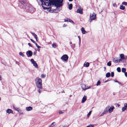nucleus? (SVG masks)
<instances>
[{"instance_id": "obj_1", "label": "nucleus", "mask_w": 127, "mask_h": 127, "mask_svg": "<svg viewBox=\"0 0 127 127\" xmlns=\"http://www.w3.org/2000/svg\"><path fill=\"white\" fill-rule=\"evenodd\" d=\"M19 4L21 8L25 9L26 10H29L31 13L33 12L34 10V8L32 7L30 4L26 3V0L22 1V5L20 3Z\"/></svg>"}, {"instance_id": "obj_2", "label": "nucleus", "mask_w": 127, "mask_h": 127, "mask_svg": "<svg viewBox=\"0 0 127 127\" xmlns=\"http://www.w3.org/2000/svg\"><path fill=\"white\" fill-rule=\"evenodd\" d=\"M63 0H51V2L53 5L55 6L60 7L63 5Z\"/></svg>"}, {"instance_id": "obj_3", "label": "nucleus", "mask_w": 127, "mask_h": 127, "mask_svg": "<svg viewBox=\"0 0 127 127\" xmlns=\"http://www.w3.org/2000/svg\"><path fill=\"white\" fill-rule=\"evenodd\" d=\"M35 82L37 87L38 88H42L41 85L42 84L41 79L39 78H37L35 79Z\"/></svg>"}, {"instance_id": "obj_4", "label": "nucleus", "mask_w": 127, "mask_h": 127, "mask_svg": "<svg viewBox=\"0 0 127 127\" xmlns=\"http://www.w3.org/2000/svg\"><path fill=\"white\" fill-rule=\"evenodd\" d=\"M42 4L47 6H49L51 5L50 0H40Z\"/></svg>"}, {"instance_id": "obj_5", "label": "nucleus", "mask_w": 127, "mask_h": 127, "mask_svg": "<svg viewBox=\"0 0 127 127\" xmlns=\"http://www.w3.org/2000/svg\"><path fill=\"white\" fill-rule=\"evenodd\" d=\"M120 59H119V62L125 61L127 59V56H124V54H120Z\"/></svg>"}, {"instance_id": "obj_6", "label": "nucleus", "mask_w": 127, "mask_h": 127, "mask_svg": "<svg viewBox=\"0 0 127 127\" xmlns=\"http://www.w3.org/2000/svg\"><path fill=\"white\" fill-rule=\"evenodd\" d=\"M96 17V15L94 13H93V14H90V17L89 19V21L90 23L92 20L95 19Z\"/></svg>"}, {"instance_id": "obj_7", "label": "nucleus", "mask_w": 127, "mask_h": 127, "mask_svg": "<svg viewBox=\"0 0 127 127\" xmlns=\"http://www.w3.org/2000/svg\"><path fill=\"white\" fill-rule=\"evenodd\" d=\"M68 58V57L67 55H64L61 58V59L64 61L67 60Z\"/></svg>"}, {"instance_id": "obj_8", "label": "nucleus", "mask_w": 127, "mask_h": 127, "mask_svg": "<svg viewBox=\"0 0 127 127\" xmlns=\"http://www.w3.org/2000/svg\"><path fill=\"white\" fill-rule=\"evenodd\" d=\"M31 61L32 63L33 64V65L36 68H38V65L37 64L36 62L34 61V60L33 59H32L31 60Z\"/></svg>"}, {"instance_id": "obj_9", "label": "nucleus", "mask_w": 127, "mask_h": 127, "mask_svg": "<svg viewBox=\"0 0 127 127\" xmlns=\"http://www.w3.org/2000/svg\"><path fill=\"white\" fill-rule=\"evenodd\" d=\"M82 88L84 90L90 88V86L86 87V85L85 84H82L81 85Z\"/></svg>"}, {"instance_id": "obj_10", "label": "nucleus", "mask_w": 127, "mask_h": 127, "mask_svg": "<svg viewBox=\"0 0 127 127\" xmlns=\"http://www.w3.org/2000/svg\"><path fill=\"white\" fill-rule=\"evenodd\" d=\"M26 54L28 57H30L32 56V52L31 51H29L26 52Z\"/></svg>"}, {"instance_id": "obj_11", "label": "nucleus", "mask_w": 127, "mask_h": 127, "mask_svg": "<svg viewBox=\"0 0 127 127\" xmlns=\"http://www.w3.org/2000/svg\"><path fill=\"white\" fill-rule=\"evenodd\" d=\"M83 9L81 8H79L77 11V13H80V14H82L83 13L82 11Z\"/></svg>"}, {"instance_id": "obj_12", "label": "nucleus", "mask_w": 127, "mask_h": 127, "mask_svg": "<svg viewBox=\"0 0 127 127\" xmlns=\"http://www.w3.org/2000/svg\"><path fill=\"white\" fill-rule=\"evenodd\" d=\"M114 108V106H113L110 107H109L108 110L109 113H111L113 111Z\"/></svg>"}, {"instance_id": "obj_13", "label": "nucleus", "mask_w": 127, "mask_h": 127, "mask_svg": "<svg viewBox=\"0 0 127 127\" xmlns=\"http://www.w3.org/2000/svg\"><path fill=\"white\" fill-rule=\"evenodd\" d=\"M86 96L85 95H84L83 97L82 100V103H84L86 100Z\"/></svg>"}, {"instance_id": "obj_14", "label": "nucleus", "mask_w": 127, "mask_h": 127, "mask_svg": "<svg viewBox=\"0 0 127 127\" xmlns=\"http://www.w3.org/2000/svg\"><path fill=\"white\" fill-rule=\"evenodd\" d=\"M109 106H107L104 109L103 112L104 114H105L108 111V109L109 108Z\"/></svg>"}, {"instance_id": "obj_15", "label": "nucleus", "mask_w": 127, "mask_h": 127, "mask_svg": "<svg viewBox=\"0 0 127 127\" xmlns=\"http://www.w3.org/2000/svg\"><path fill=\"white\" fill-rule=\"evenodd\" d=\"M32 107L29 106L26 108V110L28 111L32 110Z\"/></svg>"}, {"instance_id": "obj_16", "label": "nucleus", "mask_w": 127, "mask_h": 127, "mask_svg": "<svg viewBox=\"0 0 127 127\" xmlns=\"http://www.w3.org/2000/svg\"><path fill=\"white\" fill-rule=\"evenodd\" d=\"M81 30L82 33L83 34H85L86 33H87V32L85 30L84 28L83 27L82 28Z\"/></svg>"}, {"instance_id": "obj_17", "label": "nucleus", "mask_w": 127, "mask_h": 127, "mask_svg": "<svg viewBox=\"0 0 127 127\" xmlns=\"http://www.w3.org/2000/svg\"><path fill=\"white\" fill-rule=\"evenodd\" d=\"M7 113H8V114L10 113H12L13 112V111L10 109H8L6 111Z\"/></svg>"}, {"instance_id": "obj_18", "label": "nucleus", "mask_w": 127, "mask_h": 127, "mask_svg": "<svg viewBox=\"0 0 127 127\" xmlns=\"http://www.w3.org/2000/svg\"><path fill=\"white\" fill-rule=\"evenodd\" d=\"M89 65V63L88 62H85L84 64V66L86 67H88Z\"/></svg>"}, {"instance_id": "obj_19", "label": "nucleus", "mask_w": 127, "mask_h": 127, "mask_svg": "<svg viewBox=\"0 0 127 127\" xmlns=\"http://www.w3.org/2000/svg\"><path fill=\"white\" fill-rule=\"evenodd\" d=\"M52 47L54 48H55L58 46L57 45L56 43H53L52 44Z\"/></svg>"}, {"instance_id": "obj_20", "label": "nucleus", "mask_w": 127, "mask_h": 127, "mask_svg": "<svg viewBox=\"0 0 127 127\" xmlns=\"http://www.w3.org/2000/svg\"><path fill=\"white\" fill-rule=\"evenodd\" d=\"M13 109H15V110L19 111V109L17 107H15V106L14 105H13Z\"/></svg>"}, {"instance_id": "obj_21", "label": "nucleus", "mask_w": 127, "mask_h": 127, "mask_svg": "<svg viewBox=\"0 0 127 127\" xmlns=\"http://www.w3.org/2000/svg\"><path fill=\"white\" fill-rule=\"evenodd\" d=\"M125 7L123 5H121L120 7V8L122 10H124L125 9Z\"/></svg>"}, {"instance_id": "obj_22", "label": "nucleus", "mask_w": 127, "mask_h": 127, "mask_svg": "<svg viewBox=\"0 0 127 127\" xmlns=\"http://www.w3.org/2000/svg\"><path fill=\"white\" fill-rule=\"evenodd\" d=\"M113 61L115 63H119L120 62H119V59L118 60H117L114 59L113 60Z\"/></svg>"}, {"instance_id": "obj_23", "label": "nucleus", "mask_w": 127, "mask_h": 127, "mask_svg": "<svg viewBox=\"0 0 127 127\" xmlns=\"http://www.w3.org/2000/svg\"><path fill=\"white\" fill-rule=\"evenodd\" d=\"M72 4H70L68 5V8L69 10H71L72 8Z\"/></svg>"}, {"instance_id": "obj_24", "label": "nucleus", "mask_w": 127, "mask_h": 127, "mask_svg": "<svg viewBox=\"0 0 127 127\" xmlns=\"http://www.w3.org/2000/svg\"><path fill=\"white\" fill-rule=\"evenodd\" d=\"M110 76V74L109 72L107 73L106 75V77H109Z\"/></svg>"}, {"instance_id": "obj_25", "label": "nucleus", "mask_w": 127, "mask_h": 127, "mask_svg": "<svg viewBox=\"0 0 127 127\" xmlns=\"http://www.w3.org/2000/svg\"><path fill=\"white\" fill-rule=\"evenodd\" d=\"M69 125H64V126L62 125H60L59 127H68Z\"/></svg>"}, {"instance_id": "obj_26", "label": "nucleus", "mask_w": 127, "mask_h": 127, "mask_svg": "<svg viewBox=\"0 0 127 127\" xmlns=\"http://www.w3.org/2000/svg\"><path fill=\"white\" fill-rule=\"evenodd\" d=\"M71 47L73 49H74L75 46V45L74 44H72L70 45Z\"/></svg>"}, {"instance_id": "obj_27", "label": "nucleus", "mask_w": 127, "mask_h": 127, "mask_svg": "<svg viewBox=\"0 0 127 127\" xmlns=\"http://www.w3.org/2000/svg\"><path fill=\"white\" fill-rule=\"evenodd\" d=\"M126 69L124 68H122V72H125V73L126 72Z\"/></svg>"}, {"instance_id": "obj_28", "label": "nucleus", "mask_w": 127, "mask_h": 127, "mask_svg": "<svg viewBox=\"0 0 127 127\" xmlns=\"http://www.w3.org/2000/svg\"><path fill=\"white\" fill-rule=\"evenodd\" d=\"M111 61H109L107 63V65L108 66H110L111 65Z\"/></svg>"}, {"instance_id": "obj_29", "label": "nucleus", "mask_w": 127, "mask_h": 127, "mask_svg": "<svg viewBox=\"0 0 127 127\" xmlns=\"http://www.w3.org/2000/svg\"><path fill=\"white\" fill-rule=\"evenodd\" d=\"M19 55L23 57H24V55L21 52H20L19 53Z\"/></svg>"}, {"instance_id": "obj_30", "label": "nucleus", "mask_w": 127, "mask_h": 127, "mask_svg": "<svg viewBox=\"0 0 127 127\" xmlns=\"http://www.w3.org/2000/svg\"><path fill=\"white\" fill-rule=\"evenodd\" d=\"M46 76V74H42L41 75V77L42 78H44Z\"/></svg>"}, {"instance_id": "obj_31", "label": "nucleus", "mask_w": 127, "mask_h": 127, "mask_svg": "<svg viewBox=\"0 0 127 127\" xmlns=\"http://www.w3.org/2000/svg\"><path fill=\"white\" fill-rule=\"evenodd\" d=\"M100 83H101V82L100 81H98L97 82V84L96 85V86H98V85H100Z\"/></svg>"}, {"instance_id": "obj_32", "label": "nucleus", "mask_w": 127, "mask_h": 127, "mask_svg": "<svg viewBox=\"0 0 127 127\" xmlns=\"http://www.w3.org/2000/svg\"><path fill=\"white\" fill-rule=\"evenodd\" d=\"M117 70L118 72H120L121 71L120 68L119 67H118L117 68Z\"/></svg>"}, {"instance_id": "obj_33", "label": "nucleus", "mask_w": 127, "mask_h": 127, "mask_svg": "<svg viewBox=\"0 0 127 127\" xmlns=\"http://www.w3.org/2000/svg\"><path fill=\"white\" fill-rule=\"evenodd\" d=\"M54 123V122H53L52 123L51 125H50L48 127H53L54 126V125H53Z\"/></svg>"}, {"instance_id": "obj_34", "label": "nucleus", "mask_w": 127, "mask_h": 127, "mask_svg": "<svg viewBox=\"0 0 127 127\" xmlns=\"http://www.w3.org/2000/svg\"><path fill=\"white\" fill-rule=\"evenodd\" d=\"M122 4L123 5L126 6L127 5V3L126 2L124 1L122 3Z\"/></svg>"}, {"instance_id": "obj_35", "label": "nucleus", "mask_w": 127, "mask_h": 127, "mask_svg": "<svg viewBox=\"0 0 127 127\" xmlns=\"http://www.w3.org/2000/svg\"><path fill=\"white\" fill-rule=\"evenodd\" d=\"M44 5H42V7H43V9H48V8H49V7H44Z\"/></svg>"}, {"instance_id": "obj_36", "label": "nucleus", "mask_w": 127, "mask_h": 127, "mask_svg": "<svg viewBox=\"0 0 127 127\" xmlns=\"http://www.w3.org/2000/svg\"><path fill=\"white\" fill-rule=\"evenodd\" d=\"M92 112V111H90L89 113H88V114L87 115V117H89V116L90 115V114H91V113Z\"/></svg>"}, {"instance_id": "obj_37", "label": "nucleus", "mask_w": 127, "mask_h": 127, "mask_svg": "<svg viewBox=\"0 0 127 127\" xmlns=\"http://www.w3.org/2000/svg\"><path fill=\"white\" fill-rule=\"evenodd\" d=\"M127 109V108L125 107H123L122 108V110L123 111H124Z\"/></svg>"}, {"instance_id": "obj_38", "label": "nucleus", "mask_w": 127, "mask_h": 127, "mask_svg": "<svg viewBox=\"0 0 127 127\" xmlns=\"http://www.w3.org/2000/svg\"><path fill=\"white\" fill-rule=\"evenodd\" d=\"M124 107H125L127 108V103H125L124 104Z\"/></svg>"}, {"instance_id": "obj_39", "label": "nucleus", "mask_w": 127, "mask_h": 127, "mask_svg": "<svg viewBox=\"0 0 127 127\" xmlns=\"http://www.w3.org/2000/svg\"><path fill=\"white\" fill-rule=\"evenodd\" d=\"M25 0H19L20 3L22 5V1H23V0L25 1Z\"/></svg>"}, {"instance_id": "obj_40", "label": "nucleus", "mask_w": 127, "mask_h": 127, "mask_svg": "<svg viewBox=\"0 0 127 127\" xmlns=\"http://www.w3.org/2000/svg\"><path fill=\"white\" fill-rule=\"evenodd\" d=\"M94 126V125L90 124L88 126H87L86 127H93Z\"/></svg>"}, {"instance_id": "obj_41", "label": "nucleus", "mask_w": 127, "mask_h": 127, "mask_svg": "<svg viewBox=\"0 0 127 127\" xmlns=\"http://www.w3.org/2000/svg\"><path fill=\"white\" fill-rule=\"evenodd\" d=\"M33 36H34V38L36 39V41H37V35L36 34H34V35H33Z\"/></svg>"}, {"instance_id": "obj_42", "label": "nucleus", "mask_w": 127, "mask_h": 127, "mask_svg": "<svg viewBox=\"0 0 127 127\" xmlns=\"http://www.w3.org/2000/svg\"><path fill=\"white\" fill-rule=\"evenodd\" d=\"M114 73L113 72H111V76L113 77L114 76Z\"/></svg>"}, {"instance_id": "obj_43", "label": "nucleus", "mask_w": 127, "mask_h": 127, "mask_svg": "<svg viewBox=\"0 0 127 127\" xmlns=\"http://www.w3.org/2000/svg\"><path fill=\"white\" fill-rule=\"evenodd\" d=\"M68 21L69 22H70L71 23H73L74 22H73L72 20H70V19H68Z\"/></svg>"}, {"instance_id": "obj_44", "label": "nucleus", "mask_w": 127, "mask_h": 127, "mask_svg": "<svg viewBox=\"0 0 127 127\" xmlns=\"http://www.w3.org/2000/svg\"><path fill=\"white\" fill-rule=\"evenodd\" d=\"M30 40H31L32 42L33 43H35V41H34V40H33L32 39H30Z\"/></svg>"}, {"instance_id": "obj_45", "label": "nucleus", "mask_w": 127, "mask_h": 127, "mask_svg": "<svg viewBox=\"0 0 127 127\" xmlns=\"http://www.w3.org/2000/svg\"><path fill=\"white\" fill-rule=\"evenodd\" d=\"M78 37L79 38V44H80V42H81V39H80V38L79 36H78Z\"/></svg>"}, {"instance_id": "obj_46", "label": "nucleus", "mask_w": 127, "mask_h": 127, "mask_svg": "<svg viewBox=\"0 0 127 127\" xmlns=\"http://www.w3.org/2000/svg\"><path fill=\"white\" fill-rule=\"evenodd\" d=\"M28 45L32 47V46L31 45V44L29 43H28Z\"/></svg>"}, {"instance_id": "obj_47", "label": "nucleus", "mask_w": 127, "mask_h": 127, "mask_svg": "<svg viewBox=\"0 0 127 127\" xmlns=\"http://www.w3.org/2000/svg\"><path fill=\"white\" fill-rule=\"evenodd\" d=\"M103 112L102 113V114L100 115V116H103L105 114Z\"/></svg>"}, {"instance_id": "obj_48", "label": "nucleus", "mask_w": 127, "mask_h": 127, "mask_svg": "<svg viewBox=\"0 0 127 127\" xmlns=\"http://www.w3.org/2000/svg\"><path fill=\"white\" fill-rule=\"evenodd\" d=\"M63 113V112L62 111H60L59 112V113L60 114H62Z\"/></svg>"}, {"instance_id": "obj_49", "label": "nucleus", "mask_w": 127, "mask_h": 127, "mask_svg": "<svg viewBox=\"0 0 127 127\" xmlns=\"http://www.w3.org/2000/svg\"><path fill=\"white\" fill-rule=\"evenodd\" d=\"M125 76L127 77V73L125 72Z\"/></svg>"}, {"instance_id": "obj_50", "label": "nucleus", "mask_w": 127, "mask_h": 127, "mask_svg": "<svg viewBox=\"0 0 127 127\" xmlns=\"http://www.w3.org/2000/svg\"><path fill=\"white\" fill-rule=\"evenodd\" d=\"M114 81L115 82H117V83H119V82L118 81H117V80H114Z\"/></svg>"}, {"instance_id": "obj_51", "label": "nucleus", "mask_w": 127, "mask_h": 127, "mask_svg": "<svg viewBox=\"0 0 127 127\" xmlns=\"http://www.w3.org/2000/svg\"><path fill=\"white\" fill-rule=\"evenodd\" d=\"M38 92L39 93H40L41 92V90H40V89H39L38 90Z\"/></svg>"}, {"instance_id": "obj_52", "label": "nucleus", "mask_w": 127, "mask_h": 127, "mask_svg": "<svg viewBox=\"0 0 127 127\" xmlns=\"http://www.w3.org/2000/svg\"><path fill=\"white\" fill-rule=\"evenodd\" d=\"M66 26H67V25H65V24H64L63 25V27H65Z\"/></svg>"}, {"instance_id": "obj_53", "label": "nucleus", "mask_w": 127, "mask_h": 127, "mask_svg": "<svg viewBox=\"0 0 127 127\" xmlns=\"http://www.w3.org/2000/svg\"><path fill=\"white\" fill-rule=\"evenodd\" d=\"M64 21L65 22H68V19H67V20H65V21Z\"/></svg>"}, {"instance_id": "obj_54", "label": "nucleus", "mask_w": 127, "mask_h": 127, "mask_svg": "<svg viewBox=\"0 0 127 127\" xmlns=\"http://www.w3.org/2000/svg\"><path fill=\"white\" fill-rule=\"evenodd\" d=\"M36 52H33V55H36Z\"/></svg>"}, {"instance_id": "obj_55", "label": "nucleus", "mask_w": 127, "mask_h": 127, "mask_svg": "<svg viewBox=\"0 0 127 127\" xmlns=\"http://www.w3.org/2000/svg\"><path fill=\"white\" fill-rule=\"evenodd\" d=\"M36 47L38 48H41V47L39 46L38 45Z\"/></svg>"}, {"instance_id": "obj_56", "label": "nucleus", "mask_w": 127, "mask_h": 127, "mask_svg": "<svg viewBox=\"0 0 127 127\" xmlns=\"http://www.w3.org/2000/svg\"><path fill=\"white\" fill-rule=\"evenodd\" d=\"M72 42L71 41H70V42H69V44H70V45H71L72 44Z\"/></svg>"}, {"instance_id": "obj_57", "label": "nucleus", "mask_w": 127, "mask_h": 127, "mask_svg": "<svg viewBox=\"0 0 127 127\" xmlns=\"http://www.w3.org/2000/svg\"><path fill=\"white\" fill-rule=\"evenodd\" d=\"M31 33L33 36L34 34H35L34 33L31 32Z\"/></svg>"}, {"instance_id": "obj_58", "label": "nucleus", "mask_w": 127, "mask_h": 127, "mask_svg": "<svg viewBox=\"0 0 127 127\" xmlns=\"http://www.w3.org/2000/svg\"><path fill=\"white\" fill-rule=\"evenodd\" d=\"M35 44L36 46L37 47V46H38V45H37V44L35 42Z\"/></svg>"}, {"instance_id": "obj_59", "label": "nucleus", "mask_w": 127, "mask_h": 127, "mask_svg": "<svg viewBox=\"0 0 127 127\" xmlns=\"http://www.w3.org/2000/svg\"><path fill=\"white\" fill-rule=\"evenodd\" d=\"M1 76H0V80H1Z\"/></svg>"}, {"instance_id": "obj_60", "label": "nucleus", "mask_w": 127, "mask_h": 127, "mask_svg": "<svg viewBox=\"0 0 127 127\" xmlns=\"http://www.w3.org/2000/svg\"><path fill=\"white\" fill-rule=\"evenodd\" d=\"M73 0H69V1H72Z\"/></svg>"}, {"instance_id": "obj_61", "label": "nucleus", "mask_w": 127, "mask_h": 127, "mask_svg": "<svg viewBox=\"0 0 127 127\" xmlns=\"http://www.w3.org/2000/svg\"><path fill=\"white\" fill-rule=\"evenodd\" d=\"M104 69H106V67H104Z\"/></svg>"}, {"instance_id": "obj_62", "label": "nucleus", "mask_w": 127, "mask_h": 127, "mask_svg": "<svg viewBox=\"0 0 127 127\" xmlns=\"http://www.w3.org/2000/svg\"><path fill=\"white\" fill-rule=\"evenodd\" d=\"M39 51H40V49H38V52H39Z\"/></svg>"}, {"instance_id": "obj_63", "label": "nucleus", "mask_w": 127, "mask_h": 127, "mask_svg": "<svg viewBox=\"0 0 127 127\" xmlns=\"http://www.w3.org/2000/svg\"><path fill=\"white\" fill-rule=\"evenodd\" d=\"M113 5L114 6V4H113Z\"/></svg>"}, {"instance_id": "obj_64", "label": "nucleus", "mask_w": 127, "mask_h": 127, "mask_svg": "<svg viewBox=\"0 0 127 127\" xmlns=\"http://www.w3.org/2000/svg\"><path fill=\"white\" fill-rule=\"evenodd\" d=\"M107 81H106L105 82H106Z\"/></svg>"}]
</instances>
